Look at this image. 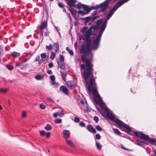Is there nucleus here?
Instances as JSON below:
<instances>
[{"label":"nucleus","mask_w":156,"mask_h":156,"mask_svg":"<svg viewBox=\"0 0 156 156\" xmlns=\"http://www.w3.org/2000/svg\"><path fill=\"white\" fill-rule=\"evenodd\" d=\"M94 120L97 123L98 121V118L97 116H94Z\"/></svg>","instance_id":"nucleus-43"},{"label":"nucleus","mask_w":156,"mask_h":156,"mask_svg":"<svg viewBox=\"0 0 156 156\" xmlns=\"http://www.w3.org/2000/svg\"><path fill=\"white\" fill-rule=\"evenodd\" d=\"M46 137L47 138H48L49 137L50 135V133L49 132H48L46 134L45 133Z\"/></svg>","instance_id":"nucleus-49"},{"label":"nucleus","mask_w":156,"mask_h":156,"mask_svg":"<svg viewBox=\"0 0 156 156\" xmlns=\"http://www.w3.org/2000/svg\"><path fill=\"white\" fill-rule=\"evenodd\" d=\"M44 129L47 130H49L51 129L52 127L50 125L47 124L46 126L44 127Z\"/></svg>","instance_id":"nucleus-23"},{"label":"nucleus","mask_w":156,"mask_h":156,"mask_svg":"<svg viewBox=\"0 0 156 156\" xmlns=\"http://www.w3.org/2000/svg\"><path fill=\"white\" fill-rule=\"evenodd\" d=\"M96 129L99 131H101L102 130V128L99 125H97L96 126Z\"/></svg>","instance_id":"nucleus-32"},{"label":"nucleus","mask_w":156,"mask_h":156,"mask_svg":"<svg viewBox=\"0 0 156 156\" xmlns=\"http://www.w3.org/2000/svg\"><path fill=\"white\" fill-rule=\"evenodd\" d=\"M47 28V23L46 21L41 22V26L40 27L41 34V35L43 36L44 33V29L45 28Z\"/></svg>","instance_id":"nucleus-5"},{"label":"nucleus","mask_w":156,"mask_h":156,"mask_svg":"<svg viewBox=\"0 0 156 156\" xmlns=\"http://www.w3.org/2000/svg\"><path fill=\"white\" fill-rule=\"evenodd\" d=\"M55 56V53L53 52H51L50 58L51 59H54Z\"/></svg>","instance_id":"nucleus-26"},{"label":"nucleus","mask_w":156,"mask_h":156,"mask_svg":"<svg viewBox=\"0 0 156 156\" xmlns=\"http://www.w3.org/2000/svg\"><path fill=\"white\" fill-rule=\"evenodd\" d=\"M63 133L64 134L63 137L65 138L66 139L69 137L70 133L69 130H65L63 131Z\"/></svg>","instance_id":"nucleus-10"},{"label":"nucleus","mask_w":156,"mask_h":156,"mask_svg":"<svg viewBox=\"0 0 156 156\" xmlns=\"http://www.w3.org/2000/svg\"><path fill=\"white\" fill-rule=\"evenodd\" d=\"M8 91V89L6 88H0V93H5Z\"/></svg>","instance_id":"nucleus-19"},{"label":"nucleus","mask_w":156,"mask_h":156,"mask_svg":"<svg viewBox=\"0 0 156 156\" xmlns=\"http://www.w3.org/2000/svg\"><path fill=\"white\" fill-rule=\"evenodd\" d=\"M111 0H106L104 2L97 6L98 8H101L100 11L103 12L106 10L108 6V3Z\"/></svg>","instance_id":"nucleus-3"},{"label":"nucleus","mask_w":156,"mask_h":156,"mask_svg":"<svg viewBox=\"0 0 156 156\" xmlns=\"http://www.w3.org/2000/svg\"><path fill=\"white\" fill-rule=\"evenodd\" d=\"M95 13V11H94L93 12V14L94 15Z\"/></svg>","instance_id":"nucleus-63"},{"label":"nucleus","mask_w":156,"mask_h":156,"mask_svg":"<svg viewBox=\"0 0 156 156\" xmlns=\"http://www.w3.org/2000/svg\"><path fill=\"white\" fill-rule=\"evenodd\" d=\"M40 134L41 136H44L45 135V132L43 131H40Z\"/></svg>","instance_id":"nucleus-38"},{"label":"nucleus","mask_w":156,"mask_h":156,"mask_svg":"<svg viewBox=\"0 0 156 156\" xmlns=\"http://www.w3.org/2000/svg\"><path fill=\"white\" fill-rule=\"evenodd\" d=\"M122 148L124 150H126L128 151H129V149L125 148V147H124L123 146H122Z\"/></svg>","instance_id":"nucleus-57"},{"label":"nucleus","mask_w":156,"mask_h":156,"mask_svg":"<svg viewBox=\"0 0 156 156\" xmlns=\"http://www.w3.org/2000/svg\"><path fill=\"white\" fill-rule=\"evenodd\" d=\"M80 119L77 117H75L74 119V122L76 123H78L80 121Z\"/></svg>","instance_id":"nucleus-35"},{"label":"nucleus","mask_w":156,"mask_h":156,"mask_svg":"<svg viewBox=\"0 0 156 156\" xmlns=\"http://www.w3.org/2000/svg\"><path fill=\"white\" fill-rule=\"evenodd\" d=\"M23 63L22 62H17L16 63V66H19L21 69H23V66H22Z\"/></svg>","instance_id":"nucleus-20"},{"label":"nucleus","mask_w":156,"mask_h":156,"mask_svg":"<svg viewBox=\"0 0 156 156\" xmlns=\"http://www.w3.org/2000/svg\"><path fill=\"white\" fill-rule=\"evenodd\" d=\"M44 61V60H43L42 58L39 59V61H38V63L39 64H40L42 62Z\"/></svg>","instance_id":"nucleus-47"},{"label":"nucleus","mask_w":156,"mask_h":156,"mask_svg":"<svg viewBox=\"0 0 156 156\" xmlns=\"http://www.w3.org/2000/svg\"><path fill=\"white\" fill-rule=\"evenodd\" d=\"M95 139L97 140H99L101 138V136L99 134H97L95 136Z\"/></svg>","instance_id":"nucleus-37"},{"label":"nucleus","mask_w":156,"mask_h":156,"mask_svg":"<svg viewBox=\"0 0 156 156\" xmlns=\"http://www.w3.org/2000/svg\"><path fill=\"white\" fill-rule=\"evenodd\" d=\"M145 143L143 141H136L135 143V144L139 146H142L145 144Z\"/></svg>","instance_id":"nucleus-15"},{"label":"nucleus","mask_w":156,"mask_h":156,"mask_svg":"<svg viewBox=\"0 0 156 156\" xmlns=\"http://www.w3.org/2000/svg\"><path fill=\"white\" fill-rule=\"evenodd\" d=\"M67 1L68 5L70 7H71L72 6L75 7V3L76 1V0H68Z\"/></svg>","instance_id":"nucleus-11"},{"label":"nucleus","mask_w":156,"mask_h":156,"mask_svg":"<svg viewBox=\"0 0 156 156\" xmlns=\"http://www.w3.org/2000/svg\"><path fill=\"white\" fill-rule=\"evenodd\" d=\"M29 58L25 59L23 61H22L23 63H24L26 62L29 59Z\"/></svg>","instance_id":"nucleus-52"},{"label":"nucleus","mask_w":156,"mask_h":156,"mask_svg":"<svg viewBox=\"0 0 156 156\" xmlns=\"http://www.w3.org/2000/svg\"><path fill=\"white\" fill-rule=\"evenodd\" d=\"M7 67L9 70H12L13 69V66L10 65H7Z\"/></svg>","instance_id":"nucleus-39"},{"label":"nucleus","mask_w":156,"mask_h":156,"mask_svg":"<svg viewBox=\"0 0 156 156\" xmlns=\"http://www.w3.org/2000/svg\"><path fill=\"white\" fill-rule=\"evenodd\" d=\"M28 66L29 64L28 63L24 64V66H23V69L27 67Z\"/></svg>","instance_id":"nucleus-50"},{"label":"nucleus","mask_w":156,"mask_h":156,"mask_svg":"<svg viewBox=\"0 0 156 156\" xmlns=\"http://www.w3.org/2000/svg\"><path fill=\"white\" fill-rule=\"evenodd\" d=\"M66 50L68 51V52L69 53L70 55H73L74 54L73 52V51L70 49H69V47H66Z\"/></svg>","instance_id":"nucleus-24"},{"label":"nucleus","mask_w":156,"mask_h":156,"mask_svg":"<svg viewBox=\"0 0 156 156\" xmlns=\"http://www.w3.org/2000/svg\"><path fill=\"white\" fill-rule=\"evenodd\" d=\"M51 81V84L52 85H55V78L54 75H51L50 76Z\"/></svg>","instance_id":"nucleus-12"},{"label":"nucleus","mask_w":156,"mask_h":156,"mask_svg":"<svg viewBox=\"0 0 156 156\" xmlns=\"http://www.w3.org/2000/svg\"><path fill=\"white\" fill-rule=\"evenodd\" d=\"M40 58V57L39 55H37L34 61L35 62H37L39 61Z\"/></svg>","instance_id":"nucleus-44"},{"label":"nucleus","mask_w":156,"mask_h":156,"mask_svg":"<svg viewBox=\"0 0 156 156\" xmlns=\"http://www.w3.org/2000/svg\"><path fill=\"white\" fill-rule=\"evenodd\" d=\"M74 47L75 48H76L77 47V43L76 42L74 44Z\"/></svg>","instance_id":"nucleus-56"},{"label":"nucleus","mask_w":156,"mask_h":156,"mask_svg":"<svg viewBox=\"0 0 156 156\" xmlns=\"http://www.w3.org/2000/svg\"><path fill=\"white\" fill-rule=\"evenodd\" d=\"M116 10H115L114 8H112V9L110 10L109 12L108 13L107 17L106 19L107 20H108L111 17V16L112 15L114 14V12Z\"/></svg>","instance_id":"nucleus-9"},{"label":"nucleus","mask_w":156,"mask_h":156,"mask_svg":"<svg viewBox=\"0 0 156 156\" xmlns=\"http://www.w3.org/2000/svg\"><path fill=\"white\" fill-rule=\"evenodd\" d=\"M44 35L45 36H47L48 35V34L46 32H45L44 33Z\"/></svg>","instance_id":"nucleus-59"},{"label":"nucleus","mask_w":156,"mask_h":156,"mask_svg":"<svg viewBox=\"0 0 156 156\" xmlns=\"http://www.w3.org/2000/svg\"><path fill=\"white\" fill-rule=\"evenodd\" d=\"M47 73L48 74H51L52 73L51 70H48L47 71Z\"/></svg>","instance_id":"nucleus-51"},{"label":"nucleus","mask_w":156,"mask_h":156,"mask_svg":"<svg viewBox=\"0 0 156 156\" xmlns=\"http://www.w3.org/2000/svg\"><path fill=\"white\" fill-rule=\"evenodd\" d=\"M35 78L37 80H41L42 77L39 75H37L35 76Z\"/></svg>","instance_id":"nucleus-30"},{"label":"nucleus","mask_w":156,"mask_h":156,"mask_svg":"<svg viewBox=\"0 0 156 156\" xmlns=\"http://www.w3.org/2000/svg\"><path fill=\"white\" fill-rule=\"evenodd\" d=\"M54 121L56 123H60L62 122V120L61 119H56Z\"/></svg>","instance_id":"nucleus-28"},{"label":"nucleus","mask_w":156,"mask_h":156,"mask_svg":"<svg viewBox=\"0 0 156 156\" xmlns=\"http://www.w3.org/2000/svg\"><path fill=\"white\" fill-rule=\"evenodd\" d=\"M60 91L66 95H68L69 94V91L68 90V89L66 87L63 85L61 86L60 87Z\"/></svg>","instance_id":"nucleus-7"},{"label":"nucleus","mask_w":156,"mask_h":156,"mask_svg":"<svg viewBox=\"0 0 156 156\" xmlns=\"http://www.w3.org/2000/svg\"><path fill=\"white\" fill-rule=\"evenodd\" d=\"M69 10L70 11V12H71V13L72 14V15H73V10L72 9H69Z\"/></svg>","instance_id":"nucleus-53"},{"label":"nucleus","mask_w":156,"mask_h":156,"mask_svg":"<svg viewBox=\"0 0 156 156\" xmlns=\"http://www.w3.org/2000/svg\"><path fill=\"white\" fill-rule=\"evenodd\" d=\"M87 128L88 130L90 133H96V132L95 129L90 125H88L87 126Z\"/></svg>","instance_id":"nucleus-8"},{"label":"nucleus","mask_w":156,"mask_h":156,"mask_svg":"<svg viewBox=\"0 0 156 156\" xmlns=\"http://www.w3.org/2000/svg\"><path fill=\"white\" fill-rule=\"evenodd\" d=\"M68 18L69 19V20H70V22H71V21H72V19L71 18V16H70V15H69V16Z\"/></svg>","instance_id":"nucleus-55"},{"label":"nucleus","mask_w":156,"mask_h":156,"mask_svg":"<svg viewBox=\"0 0 156 156\" xmlns=\"http://www.w3.org/2000/svg\"><path fill=\"white\" fill-rule=\"evenodd\" d=\"M96 146L97 148L99 150H101V146L100 144L98 143L97 141H96Z\"/></svg>","instance_id":"nucleus-25"},{"label":"nucleus","mask_w":156,"mask_h":156,"mask_svg":"<svg viewBox=\"0 0 156 156\" xmlns=\"http://www.w3.org/2000/svg\"><path fill=\"white\" fill-rule=\"evenodd\" d=\"M59 56L60 61H57L58 64L61 69L64 70L65 69V65L64 62V57L62 55H60Z\"/></svg>","instance_id":"nucleus-4"},{"label":"nucleus","mask_w":156,"mask_h":156,"mask_svg":"<svg viewBox=\"0 0 156 156\" xmlns=\"http://www.w3.org/2000/svg\"><path fill=\"white\" fill-rule=\"evenodd\" d=\"M58 6L61 8H64V5H63V4L62 3H58Z\"/></svg>","instance_id":"nucleus-41"},{"label":"nucleus","mask_w":156,"mask_h":156,"mask_svg":"<svg viewBox=\"0 0 156 156\" xmlns=\"http://www.w3.org/2000/svg\"><path fill=\"white\" fill-rule=\"evenodd\" d=\"M55 86H56V87L57 88L58 87L59 85L57 83H55Z\"/></svg>","instance_id":"nucleus-58"},{"label":"nucleus","mask_w":156,"mask_h":156,"mask_svg":"<svg viewBox=\"0 0 156 156\" xmlns=\"http://www.w3.org/2000/svg\"><path fill=\"white\" fill-rule=\"evenodd\" d=\"M63 8V11L64 12H66V10L65 9L64 7Z\"/></svg>","instance_id":"nucleus-60"},{"label":"nucleus","mask_w":156,"mask_h":156,"mask_svg":"<svg viewBox=\"0 0 156 156\" xmlns=\"http://www.w3.org/2000/svg\"><path fill=\"white\" fill-rule=\"evenodd\" d=\"M133 132L136 136L139 137L141 139L145 141L148 140L151 143L155 142V139L149 138V136L143 133L142 132H138L135 131H133Z\"/></svg>","instance_id":"nucleus-2"},{"label":"nucleus","mask_w":156,"mask_h":156,"mask_svg":"<svg viewBox=\"0 0 156 156\" xmlns=\"http://www.w3.org/2000/svg\"><path fill=\"white\" fill-rule=\"evenodd\" d=\"M113 130L115 133L117 134L118 135H120L121 133L119 131V130L117 129H113Z\"/></svg>","instance_id":"nucleus-21"},{"label":"nucleus","mask_w":156,"mask_h":156,"mask_svg":"<svg viewBox=\"0 0 156 156\" xmlns=\"http://www.w3.org/2000/svg\"><path fill=\"white\" fill-rule=\"evenodd\" d=\"M80 102H81V103L82 104H83V101H80Z\"/></svg>","instance_id":"nucleus-62"},{"label":"nucleus","mask_w":156,"mask_h":156,"mask_svg":"<svg viewBox=\"0 0 156 156\" xmlns=\"http://www.w3.org/2000/svg\"><path fill=\"white\" fill-rule=\"evenodd\" d=\"M2 109V107L0 105V109Z\"/></svg>","instance_id":"nucleus-64"},{"label":"nucleus","mask_w":156,"mask_h":156,"mask_svg":"<svg viewBox=\"0 0 156 156\" xmlns=\"http://www.w3.org/2000/svg\"><path fill=\"white\" fill-rule=\"evenodd\" d=\"M58 116H59L60 117H61V116L59 114L58 112L54 113L53 114V116L54 118Z\"/></svg>","instance_id":"nucleus-31"},{"label":"nucleus","mask_w":156,"mask_h":156,"mask_svg":"<svg viewBox=\"0 0 156 156\" xmlns=\"http://www.w3.org/2000/svg\"><path fill=\"white\" fill-rule=\"evenodd\" d=\"M12 55L13 57L16 58L20 56V53L14 51L12 53Z\"/></svg>","instance_id":"nucleus-17"},{"label":"nucleus","mask_w":156,"mask_h":156,"mask_svg":"<svg viewBox=\"0 0 156 156\" xmlns=\"http://www.w3.org/2000/svg\"><path fill=\"white\" fill-rule=\"evenodd\" d=\"M45 106L43 103L40 105V108L42 109H44L45 108Z\"/></svg>","instance_id":"nucleus-36"},{"label":"nucleus","mask_w":156,"mask_h":156,"mask_svg":"<svg viewBox=\"0 0 156 156\" xmlns=\"http://www.w3.org/2000/svg\"><path fill=\"white\" fill-rule=\"evenodd\" d=\"M66 142L68 145L71 146V147H73L74 146L73 144L72 143L70 140H66Z\"/></svg>","instance_id":"nucleus-27"},{"label":"nucleus","mask_w":156,"mask_h":156,"mask_svg":"<svg viewBox=\"0 0 156 156\" xmlns=\"http://www.w3.org/2000/svg\"><path fill=\"white\" fill-rule=\"evenodd\" d=\"M78 12L79 14H81L82 15H83L85 14V12L81 10H79Z\"/></svg>","instance_id":"nucleus-40"},{"label":"nucleus","mask_w":156,"mask_h":156,"mask_svg":"<svg viewBox=\"0 0 156 156\" xmlns=\"http://www.w3.org/2000/svg\"><path fill=\"white\" fill-rule=\"evenodd\" d=\"M84 10L86 11V13H88L91 10L87 5H84L83 8Z\"/></svg>","instance_id":"nucleus-14"},{"label":"nucleus","mask_w":156,"mask_h":156,"mask_svg":"<svg viewBox=\"0 0 156 156\" xmlns=\"http://www.w3.org/2000/svg\"><path fill=\"white\" fill-rule=\"evenodd\" d=\"M81 20L84 21L86 23H88L89 22L90 20V17H86L82 18H81Z\"/></svg>","instance_id":"nucleus-18"},{"label":"nucleus","mask_w":156,"mask_h":156,"mask_svg":"<svg viewBox=\"0 0 156 156\" xmlns=\"http://www.w3.org/2000/svg\"><path fill=\"white\" fill-rule=\"evenodd\" d=\"M79 125L80 126L82 127H84L85 126V124L82 121L80 122Z\"/></svg>","instance_id":"nucleus-33"},{"label":"nucleus","mask_w":156,"mask_h":156,"mask_svg":"<svg viewBox=\"0 0 156 156\" xmlns=\"http://www.w3.org/2000/svg\"><path fill=\"white\" fill-rule=\"evenodd\" d=\"M59 113L61 116L63 115L64 114V112L62 109H61V111H60V113Z\"/></svg>","instance_id":"nucleus-45"},{"label":"nucleus","mask_w":156,"mask_h":156,"mask_svg":"<svg viewBox=\"0 0 156 156\" xmlns=\"http://www.w3.org/2000/svg\"><path fill=\"white\" fill-rule=\"evenodd\" d=\"M98 17L99 16H94L91 22H94Z\"/></svg>","instance_id":"nucleus-42"},{"label":"nucleus","mask_w":156,"mask_h":156,"mask_svg":"<svg viewBox=\"0 0 156 156\" xmlns=\"http://www.w3.org/2000/svg\"><path fill=\"white\" fill-rule=\"evenodd\" d=\"M41 56L42 58L43 59V58H45L46 57L47 55L45 53H41Z\"/></svg>","instance_id":"nucleus-34"},{"label":"nucleus","mask_w":156,"mask_h":156,"mask_svg":"<svg viewBox=\"0 0 156 156\" xmlns=\"http://www.w3.org/2000/svg\"><path fill=\"white\" fill-rule=\"evenodd\" d=\"M2 49L1 47V45H0V54L1 53V51H2Z\"/></svg>","instance_id":"nucleus-54"},{"label":"nucleus","mask_w":156,"mask_h":156,"mask_svg":"<svg viewBox=\"0 0 156 156\" xmlns=\"http://www.w3.org/2000/svg\"><path fill=\"white\" fill-rule=\"evenodd\" d=\"M84 5V4H82L80 3H79L77 5H76L75 7H77L78 9H80L81 8H83Z\"/></svg>","instance_id":"nucleus-22"},{"label":"nucleus","mask_w":156,"mask_h":156,"mask_svg":"<svg viewBox=\"0 0 156 156\" xmlns=\"http://www.w3.org/2000/svg\"><path fill=\"white\" fill-rule=\"evenodd\" d=\"M53 46L55 48V52L58 51L59 48V45L57 43H54L53 44Z\"/></svg>","instance_id":"nucleus-13"},{"label":"nucleus","mask_w":156,"mask_h":156,"mask_svg":"<svg viewBox=\"0 0 156 156\" xmlns=\"http://www.w3.org/2000/svg\"><path fill=\"white\" fill-rule=\"evenodd\" d=\"M66 84L68 87L71 89L74 88L76 87V84L72 81H68Z\"/></svg>","instance_id":"nucleus-6"},{"label":"nucleus","mask_w":156,"mask_h":156,"mask_svg":"<svg viewBox=\"0 0 156 156\" xmlns=\"http://www.w3.org/2000/svg\"><path fill=\"white\" fill-rule=\"evenodd\" d=\"M102 22L101 19L97 20L95 22V25H92L86 31L84 35L86 41L81 45L80 50V53L83 54L81 57L82 61L85 62V66L84 64H81L80 69L81 71L82 69L84 70L83 73L84 78L86 83L88 84V90L90 92H92L93 94H99L97 90L95 80L93 76V69L92 67L93 65L90 62L92 57L91 50H96L98 47L101 36L106 27L107 21L105 20L103 23L95 39H93L91 42L89 38L90 36L94 35V33L92 32V30L93 29L94 31L97 30Z\"/></svg>","instance_id":"nucleus-1"},{"label":"nucleus","mask_w":156,"mask_h":156,"mask_svg":"<svg viewBox=\"0 0 156 156\" xmlns=\"http://www.w3.org/2000/svg\"><path fill=\"white\" fill-rule=\"evenodd\" d=\"M26 115V113L25 112H23L22 113V116L23 117H25Z\"/></svg>","instance_id":"nucleus-48"},{"label":"nucleus","mask_w":156,"mask_h":156,"mask_svg":"<svg viewBox=\"0 0 156 156\" xmlns=\"http://www.w3.org/2000/svg\"><path fill=\"white\" fill-rule=\"evenodd\" d=\"M61 76L63 80H65L66 77L67 76V73L66 72H62L61 71Z\"/></svg>","instance_id":"nucleus-16"},{"label":"nucleus","mask_w":156,"mask_h":156,"mask_svg":"<svg viewBox=\"0 0 156 156\" xmlns=\"http://www.w3.org/2000/svg\"><path fill=\"white\" fill-rule=\"evenodd\" d=\"M153 152H154V154L155 155H156V151H154Z\"/></svg>","instance_id":"nucleus-61"},{"label":"nucleus","mask_w":156,"mask_h":156,"mask_svg":"<svg viewBox=\"0 0 156 156\" xmlns=\"http://www.w3.org/2000/svg\"><path fill=\"white\" fill-rule=\"evenodd\" d=\"M45 48L47 49L51 50L52 48V45L51 44H50L48 46H46Z\"/></svg>","instance_id":"nucleus-29"},{"label":"nucleus","mask_w":156,"mask_h":156,"mask_svg":"<svg viewBox=\"0 0 156 156\" xmlns=\"http://www.w3.org/2000/svg\"><path fill=\"white\" fill-rule=\"evenodd\" d=\"M48 66L49 68H51L53 66V64L52 62H50L48 64Z\"/></svg>","instance_id":"nucleus-46"}]
</instances>
